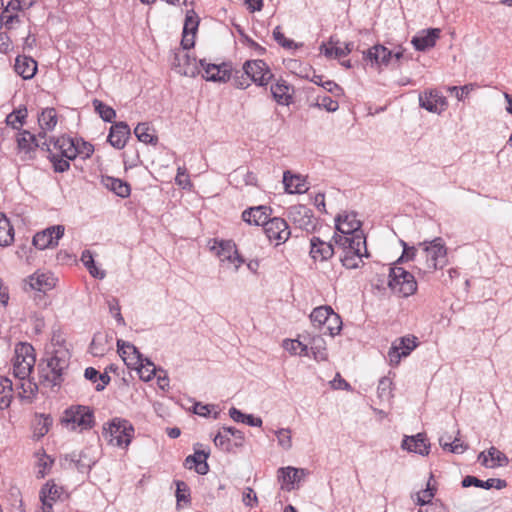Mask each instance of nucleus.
Returning a JSON list of instances; mask_svg holds the SVG:
<instances>
[{
    "label": "nucleus",
    "mask_w": 512,
    "mask_h": 512,
    "mask_svg": "<svg viewBox=\"0 0 512 512\" xmlns=\"http://www.w3.org/2000/svg\"><path fill=\"white\" fill-rule=\"evenodd\" d=\"M70 352L65 347L53 349L46 359V365H40L41 383L47 387H60L64 381L63 373L69 367Z\"/></svg>",
    "instance_id": "obj_1"
},
{
    "label": "nucleus",
    "mask_w": 512,
    "mask_h": 512,
    "mask_svg": "<svg viewBox=\"0 0 512 512\" xmlns=\"http://www.w3.org/2000/svg\"><path fill=\"white\" fill-rule=\"evenodd\" d=\"M310 256L314 261H326L334 254V248L331 243L321 240L319 237L313 236L310 239Z\"/></svg>",
    "instance_id": "obj_26"
},
{
    "label": "nucleus",
    "mask_w": 512,
    "mask_h": 512,
    "mask_svg": "<svg viewBox=\"0 0 512 512\" xmlns=\"http://www.w3.org/2000/svg\"><path fill=\"white\" fill-rule=\"evenodd\" d=\"M282 347L292 355L308 356V344L299 339H285Z\"/></svg>",
    "instance_id": "obj_45"
},
{
    "label": "nucleus",
    "mask_w": 512,
    "mask_h": 512,
    "mask_svg": "<svg viewBox=\"0 0 512 512\" xmlns=\"http://www.w3.org/2000/svg\"><path fill=\"white\" fill-rule=\"evenodd\" d=\"M91 452V448H85L80 452L74 451L66 454L64 461L68 463L69 468H75L81 473H89L97 462V459L91 455Z\"/></svg>",
    "instance_id": "obj_16"
},
{
    "label": "nucleus",
    "mask_w": 512,
    "mask_h": 512,
    "mask_svg": "<svg viewBox=\"0 0 512 512\" xmlns=\"http://www.w3.org/2000/svg\"><path fill=\"white\" fill-rule=\"evenodd\" d=\"M335 234L333 236L334 241L336 238L345 236L347 238L353 237L356 239V243H364V233L361 230V222L357 219L355 213L340 214L336 218Z\"/></svg>",
    "instance_id": "obj_8"
},
{
    "label": "nucleus",
    "mask_w": 512,
    "mask_h": 512,
    "mask_svg": "<svg viewBox=\"0 0 512 512\" xmlns=\"http://www.w3.org/2000/svg\"><path fill=\"white\" fill-rule=\"evenodd\" d=\"M242 69L244 74L260 87H266L274 77L267 63L260 59L245 61Z\"/></svg>",
    "instance_id": "obj_9"
},
{
    "label": "nucleus",
    "mask_w": 512,
    "mask_h": 512,
    "mask_svg": "<svg viewBox=\"0 0 512 512\" xmlns=\"http://www.w3.org/2000/svg\"><path fill=\"white\" fill-rule=\"evenodd\" d=\"M14 70L23 79H31L37 72V62L32 57L18 55L15 59Z\"/></svg>",
    "instance_id": "obj_30"
},
{
    "label": "nucleus",
    "mask_w": 512,
    "mask_h": 512,
    "mask_svg": "<svg viewBox=\"0 0 512 512\" xmlns=\"http://www.w3.org/2000/svg\"><path fill=\"white\" fill-rule=\"evenodd\" d=\"M242 502L247 507H256L258 504L257 495L250 487H246L243 492Z\"/></svg>",
    "instance_id": "obj_64"
},
{
    "label": "nucleus",
    "mask_w": 512,
    "mask_h": 512,
    "mask_svg": "<svg viewBox=\"0 0 512 512\" xmlns=\"http://www.w3.org/2000/svg\"><path fill=\"white\" fill-rule=\"evenodd\" d=\"M264 232L270 241H276V245L285 243L291 236V230L285 219L273 217L264 226Z\"/></svg>",
    "instance_id": "obj_15"
},
{
    "label": "nucleus",
    "mask_w": 512,
    "mask_h": 512,
    "mask_svg": "<svg viewBox=\"0 0 512 512\" xmlns=\"http://www.w3.org/2000/svg\"><path fill=\"white\" fill-rule=\"evenodd\" d=\"M173 67L178 74L183 76L194 78L200 74L199 61L185 51L175 54Z\"/></svg>",
    "instance_id": "obj_17"
},
{
    "label": "nucleus",
    "mask_w": 512,
    "mask_h": 512,
    "mask_svg": "<svg viewBox=\"0 0 512 512\" xmlns=\"http://www.w3.org/2000/svg\"><path fill=\"white\" fill-rule=\"evenodd\" d=\"M101 182L107 189L121 198H127L130 196L131 187L128 182L122 179L112 176H103Z\"/></svg>",
    "instance_id": "obj_32"
},
{
    "label": "nucleus",
    "mask_w": 512,
    "mask_h": 512,
    "mask_svg": "<svg viewBox=\"0 0 512 512\" xmlns=\"http://www.w3.org/2000/svg\"><path fill=\"white\" fill-rule=\"evenodd\" d=\"M16 142L21 160L31 161L36 158L39 142L34 134L28 130H20L16 136Z\"/></svg>",
    "instance_id": "obj_14"
},
{
    "label": "nucleus",
    "mask_w": 512,
    "mask_h": 512,
    "mask_svg": "<svg viewBox=\"0 0 512 512\" xmlns=\"http://www.w3.org/2000/svg\"><path fill=\"white\" fill-rule=\"evenodd\" d=\"M270 91L277 104L289 106L293 103L294 88L286 80L278 79L271 85Z\"/></svg>",
    "instance_id": "obj_21"
},
{
    "label": "nucleus",
    "mask_w": 512,
    "mask_h": 512,
    "mask_svg": "<svg viewBox=\"0 0 512 512\" xmlns=\"http://www.w3.org/2000/svg\"><path fill=\"white\" fill-rule=\"evenodd\" d=\"M342 324L343 323L340 315L332 310L330 316L327 319V322L325 323L324 329H321V332L325 335L334 337L341 332Z\"/></svg>",
    "instance_id": "obj_44"
},
{
    "label": "nucleus",
    "mask_w": 512,
    "mask_h": 512,
    "mask_svg": "<svg viewBox=\"0 0 512 512\" xmlns=\"http://www.w3.org/2000/svg\"><path fill=\"white\" fill-rule=\"evenodd\" d=\"M283 184L285 191L289 194H301L308 189L305 185V180L299 175L292 174L290 171L283 173Z\"/></svg>",
    "instance_id": "obj_37"
},
{
    "label": "nucleus",
    "mask_w": 512,
    "mask_h": 512,
    "mask_svg": "<svg viewBox=\"0 0 512 512\" xmlns=\"http://www.w3.org/2000/svg\"><path fill=\"white\" fill-rule=\"evenodd\" d=\"M335 244L340 253V261L342 265L347 269H356L362 263V258L368 256L366 239L364 243H356V239L353 237L341 236L336 238Z\"/></svg>",
    "instance_id": "obj_3"
},
{
    "label": "nucleus",
    "mask_w": 512,
    "mask_h": 512,
    "mask_svg": "<svg viewBox=\"0 0 512 512\" xmlns=\"http://www.w3.org/2000/svg\"><path fill=\"white\" fill-rule=\"evenodd\" d=\"M388 287L401 297H409L417 291V282L412 273L395 263L389 268Z\"/></svg>",
    "instance_id": "obj_4"
},
{
    "label": "nucleus",
    "mask_w": 512,
    "mask_h": 512,
    "mask_svg": "<svg viewBox=\"0 0 512 512\" xmlns=\"http://www.w3.org/2000/svg\"><path fill=\"white\" fill-rule=\"evenodd\" d=\"M213 442L216 447H219L225 452H232L235 447L231 442L227 431H225V427H222V429L214 436Z\"/></svg>",
    "instance_id": "obj_48"
},
{
    "label": "nucleus",
    "mask_w": 512,
    "mask_h": 512,
    "mask_svg": "<svg viewBox=\"0 0 512 512\" xmlns=\"http://www.w3.org/2000/svg\"><path fill=\"white\" fill-rule=\"evenodd\" d=\"M487 454L492 462L490 468L506 466L509 463L508 457L494 446L487 450Z\"/></svg>",
    "instance_id": "obj_50"
},
{
    "label": "nucleus",
    "mask_w": 512,
    "mask_h": 512,
    "mask_svg": "<svg viewBox=\"0 0 512 512\" xmlns=\"http://www.w3.org/2000/svg\"><path fill=\"white\" fill-rule=\"evenodd\" d=\"M39 498L40 501L45 500L54 506L57 501L64 502L68 495L62 486H58L53 481H47L39 491Z\"/></svg>",
    "instance_id": "obj_25"
},
{
    "label": "nucleus",
    "mask_w": 512,
    "mask_h": 512,
    "mask_svg": "<svg viewBox=\"0 0 512 512\" xmlns=\"http://www.w3.org/2000/svg\"><path fill=\"white\" fill-rule=\"evenodd\" d=\"M209 454L204 451H195L193 455L186 457L184 466L187 469L195 468L200 475H205L208 470L207 458Z\"/></svg>",
    "instance_id": "obj_34"
},
{
    "label": "nucleus",
    "mask_w": 512,
    "mask_h": 512,
    "mask_svg": "<svg viewBox=\"0 0 512 512\" xmlns=\"http://www.w3.org/2000/svg\"><path fill=\"white\" fill-rule=\"evenodd\" d=\"M138 370L140 378L144 381H150L155 374V365L147 358H144L143 366L135 368Z\"/></svg>",
    "instance_id": "obj_58"
},
{
    "label": "nucleus",
    "mask_w": 512,
    "mask_h": 512,
    "mask_svg": "<svg viewBox=\"0 0 512 512\" xmlns=\"http://www.w3.org/2000/svg\"><path fill=\"white\" fill-rule=\"evenodd\" d=\"M391 386L392 382L389 378H381L377 387L378 397L382 400H389L391 397Z\"/></svg>",
    "instance_id": "obj_60"
},
{
    "label": "nucleus",
    "mask_w": 512,
    "mask_h": 512,
    "mask_svg": "<svg viewBox=\"0 0 512 512\" xmlns=\"http://www.w3.org/2000/svg\"><path fill=\"white\" fill-rule=\"evenodd\" d=\"M401 447L404 450L427 456L430 451V444L424 433H418L412 436H405L402 440Z\"/></svg>",
    "instance_id": "obj_23"
},
{
    "label": "nucleus",
    "mask_w": 512,
    "mask_h": 512,
    "mask_svg": "<svg viewBox=\"0 0 512 512\" xmlns=\"http://www.w3.org/2000/svg\"><path fill=\"white\" fill-rule=\"evenodd\" d=\"M475 87H476L475 84L470 83V84H466L461 87L449 86L447 88V91L450 94L454 95L457 98V100L463 101L465 98H467L469 93L475 89Z\"/></svg>",
    "instance_id": "obj_55"
},
{
    "label": "nucleus",
    "mask_w": 512,
    "mask_h": 512,
    "mask_svg": "<svg viewBox=\"0 0 512 512\" xmlns=\"http://www.w3.org/2000/svg\"><path fill=\"white\" fill-rule=\"evenodd\" d=\"M299 337L304 339L308 347L310 346L312 356L316 361H326L328 359L326 342L320 335H300Z\"/></svg>",
    "instance_id": "obj_29"
},
{
    "label": "nucleus",
    "mask_w": 512,
    "mask_h": 512,
    "mask_svg": "<svg viewBox=\"0 0 512 512\" xmlns=\"http://www.w3.org/2000/svg\"><path fill=\"white\" fill-rule=\"evenodd\" d=\"M315 106L325 109L328 112H335L339 108L338 102L327 95L318 96Z\"/></svg>",
    "instance_id": "obj_59"
},
{
    "label": "nucleus",
    "mask_w": 512,
    "mask_h": 512,
    "mask_svg": "<svg viewBox=\"0 0 512 512\" xmlns=\"http://www.w3.org/2000/svg\"><path fill=\"white\" fill-rule=\"evenodd\" d=\"M29 285L33 290L46 292L54 288L55 278L50 273H34L29 277Z\"/></svg>",
    "instance_id": "obj_36"
},
{
    "label": "nucleus",
    "mask_w": 512,
    "mask_h": 512,
    "mask_svg": "<svg viewBox=\"0 0 512 512\" xmlns=\"http://www.w3.org/2000/svg\"><path fill=\"white\" fill-rule=\"evenodd\" d=\"M444 104V98L436 91L425 92L419 95L420 107L429 112L439 113L441 111V109H439V105L443 106Z\"/></svg>",
    "instance_id": "obj_33"
},
{
    "label": "nucleus",
    "mask_w": 512,
    "mask_h": 512,
    "mask_svg": "<svg viewBox=\"0 0 512 512\" xmlns=\"http://www.w3.org/2000/svg\"><path fill=\"white\" fill-rule=\"evenodd\" d=\"M13 398L12 381L4 376H0V410L10 407Z\"/></svg>",
    "instance_id": "obj_40"
},
{
    "label": "nucleus",
    "mask_w": 512,
    "mask_h": 512,
    "mask_svg": "<svg viewBox=\"0 0 512 512\" xmlns=\"http://www.w3.org/2000/svg\"><path fill=\"white\" fill-rule=\"evenodd\" d=\"M272 209L265 205L250 207L242 212V220L249 225L265 226L271 218Z\"/></svg>",
    "instance_id": "obj_20"
},
{
    "label": "nucleus",
    "mask_w": 512,
    "mask_h": 512,
    "mask_svg": "<svg viewBox=\"0 0 512 512\" xmlns=\"http://www.w3.org/2000/svg\"><path fill=\"white\" fill-rule=\"evenodd\" d=\"M175 183L182 189H190L192 187V183L185 167H178Z\"/></svg>",
    "instance_id": "obj_61"
},
{
    "label": "nucleus",
    "mask_w": 512,
    "mask_h": 512,
    "mask_svg": "<svg viewBox=\"0 0 512 512\" xmlns=\"http://www.w3.org/2000/svg\"><path fill=\"white\" fill-rule=\"evenodd\" d=\"M53 147L56 153L68 159H75L77 148L75 147V139L69 136L62 135L60 137H51Z\"/></svg>",
    "instance_id": "obj_31"
},
{
    "label": "nucleus",
    "mask_w": 512,
    "mask_h": 512,
    "mask_svg": "<svg viewBox=\"0 0 512 512\" xmlns=\"http://www.w3.org/2000/svg\"><path fill=\"white\" fill-rule=\"evenodd\" d=\"M199 26V17L194 10H189L186 13L185 22L183 26V32H189L196 34Z\"/></svg>",
    "instance_id": "obj_54"
},
{
    "label": "nucleus",
    "mask_w": 512,
    "mask_h": 512,
    "mask_svg": "<svg viewBox=\"0 0 512 512\" xmlns=\"http://www.w3.org/2000/svg\"><path fill=\"white\" fill-rule=\"evenodd\" d=\"M278 445L284 450H290L292 447V437L290 428H280L275 431Z\"/></svg>",
    "instance_id": "obj_53"
},
{
    "label": "nucleus",
    "mask_w": 512,
    "mask_h": 512,
    "mask_svg": "<svg viewBox=\"0 0 512 512\" xmlns=\"http://www.w3.org/2000/svg\"><path fill=\"white\" fill-rule=\"evenodd\" d=\"M423 271L432 272L447 265V247L441 237L419 243Z\"/></svg>",
    "instance_id": "obj_2"
},
{
    "label": "nucleus",
    "mask_w": 512,
    "mask_h": 512,
    "mask_svg": "<svg viewBox=\"0 0 512 512\" xmlns=\"http://www.w3.org/2000/svg\"><path fill=\"white\" fill-rule=\"evenodd\" d=\"M103 434L109 438L112 445L118 447H127L134 435L133 425L126 419L114 418L108 427H104Z\"/></svg>",
    "instance_id": "obj_6"
},
{
    "label": "nucleus",
    "mask_w": 512,
    "mask_h": 512,
    "mask_svg": "<svg viewBox=\"0 0 512 512\" xmlns=\"http://www.w3.org/2000/svg\"><path fill=\"white\" fill-rule=\"evenodd\" d=\"M420 251L421 249L419 248V244L417 246L407 247L405 248V250L402 251V254L398 258L396 263H402L407 261H416L418 263H422Z\"/></svg>",
    "instance_id": "obj_51"
},
{
    "label": "nucleus",
    "mask_w": 512,
    "mask_h": 512,
    "mask_svg": "<svg viewBox=\"0 0 512 512\" xmlns=\"http://www.w3.org/2000/svg\"><path fill=\"white\" fill-rule=\"evenodd\" d=\"M63 422L72 430H89L94 424V414L90 407L83 405L71 406L64 412Z\"/></svg>",
    "instance_id": "obj_7"
},
{
    "label": "nucleus",
    "mask_w": 512,
    "mask_h": 512,
    "mask_svg": "<svg viewBox=\"0 0 512 512\" xmlns=\"http://www.w3.org/2000/svg\"><path fill=\"white\" fill-rule=\"evenodd\" d=\"M439 444L443 450L454 454H462L468 449V445L461 442L460 439L452 440V437L448 435H442L439 438Z\"/></svg>",
    "instance_id": "obj_43"
},
{
    "label": "nucleus",
    "mask_w": 512,
    "mask_h": 512,
    "mask_svg": "<svg viewBox=\"0 0 512 512\" xmlns=\"http://www.w3.org/2000/svg\"><path fill=\"white\" fill-rule=\"evenodd\" d=\"M130 136V128L125 122H118L111 126L108 142L116 149H123Z\"/></svg>",
    "instance_id": "obj_27"
},
{
    "label": "nucleus",
    "mask_w": 512,
    "mask_h": 512,
    "mask_svg": "<svg viewBox=\"0 0 512 512\" xmlns=\"http://www.w3.org/2000/svg\"><path fill=\"white\" fill-rule=\"evenodd\" d=\"M48 159L52 163L53 170L57 173H63L70 169V161L73 159L65 158L57 153H50Z\"/></svg>",
    "instance_id": "obj_49"
},
{
    "label": "nucleus",
    "mask_w": 512,
    "mask_h": 512,
    "mask_svg": "<svg viewBox=\"0 0 512 512\" xmlns=\"http://www.w3.org/2000/svg\"><path fill=\"white\" fill-rule=\"evenodd\" d=\"M199 69L203 70L202 77L206 81L225 83L230 80L232 68L229 63L213 64L205 59L199 60Z\"/></svg>",
    "instance_id": "obj_10"
},
{
    "label": "nucleus",
    "mask_w": 512,
    "mask_h": 512,
    "mask_svg": "<svg viewBox=\"0 0 512 512\" xmlns=\"http://www.w3.org/2000/svg\"><path fill=\"white\" fill-rule=\"evenodd\" d=\"M93 107L95 111L99 114L100 118L105 122L112 123L116 117L115 110L112 107L103 103L101 100L94 99Z\"/></svg>",
    "instance_id": "obj_47"
},
{
    "label": "nucleus",
    "mask_w": 512,
    "mask_h": 512,
    "mask_svg": "<svg viewBox=\"0 0 512 512\" xmlns=\"http://www.w3.org/2000/svg\"><path fill=\"white\" fill-rule=\"evenodd\" d=\"M36 362L35 350L29 343H19L15 348L13 359V374L19 380L30 377Z\"/></svg>",
    "instance_id": "obj_5"
},
{
    "label": "nucleus",
    "mask_w": 512,
    "mask_h": 512,
    "mask_svg": "<svg viewBox=\"0 0 512 512\" xmlns=\"http://www.w3.org/2000/svg\"><path fill=\"white\" fill-rule=\"evenodd\" d=\"M461 485L463 488L474 486L485 490H489L491 488L501 490L507 486V482L506 480L500 478H489L487 480H481L475 476L468 475L462 479Z\"/></svg>",
    "instance_id": "obj_28"
},
{
    "label": "nucleus",
    "mask_w": 512,
    "mask_h": 512,
    "mask_svg": "<svg viewBox=\"0 0 512 512\" xmlns=\"http://www.w3.org/2000/svg\"><path fill=\"white\" fill-rule=\"evenodd\" d=\"M27 114H28V112L25 107L14 110L13 112H11L10 114L7 115L6 120H5L6 124L8 126L12 127L13 129L20 131V130H22L21 127L25 123Z\"/></svg>",
    "instance_id": "obj_46"
},
{
    "label": "nucleus",
    "mask_w": 512,
    "mask_h": 512,
    "mask_svg": "<svg viewBox=\"0 0 512 512\" xmlns=\"http://www.w3.org/2000/svg\"><path fill=\"white\" fill-rule=\"evenodd\" d=\"M75 147L77 148L76 157L80 156L83 159L89 158L94 152V146L83 139H75Z\"/></svg>",
    "instance_id": "obj_57"
},
{
    "label": "nucleus",
    "mask_w": 512,
    "mask_h": 512,
    "mask_svg": "<svg viewBox=\"0 0 512 512\" xmlns=\"http://www.w3.org/2000/svg\"><path fill=\"white\" fill-rule=\"evenodd\" d=\"M365 61L371 65L388 66L392 58V51L381 44H376L363 53Z\"/></svg>",
    "instance_id": "obj_24"
},
{
    "label": "nucleus",
    "mask_w": 512,
    "mask_h": 512,
    "mask_svg": "<svg viewBox=\"0 0 512 512\" xmlns=\"http://www.w3.org/2000/svg\"><path fill=\"white\" fill-rule=\"evenodd\" d=\"M288 219L298 228L306 231L315 229V220L312 210L306 205L297 204L287 210Z\"/></svg>",
    "instance_id": "obj_12"
},
{
    "label": "nucleus",
    "mask_w": 512,
    "mask_h": 512,
    "mask_svg": "<svg viewBox=\"0 0 512 512\" xmlns=\"http://www.w3.org/2000/svg\"><path fill=\"white\" fill-rule=\"evenodd\" d=\"M210 250L215 253L221 262H224L225 258L236 254L238 249L235 242L232 240L214 239Z\"/></svg>",
    "instance_id": "obj_35"
},
{
    "label": "nucleus",
    "mask_w": 512,
    "mask_h": 512,
    "mask_svg": "<svg viewBox=\"0 0 512 512\" xmlns=\"http://www.w3.org/2000/svg\"><path fill=\"white\" fill-rule=\"evenodd\" d=\"M20 381V388L22 390V392L19 393L20 397L30 398L31 396L35 395L38 389L35 383L31 382L29 378Z\"/></svg>",
    "instance_id": "obj_62"
},
{
    "label": "nucleus",
    "mask_w": 512,
    "mask_h": 512,
    "mask_svg": "<svg viewBox=\"0 0 512 512\" xmlns=\"http://www.w3.org/2000/svg\"><path fill=\"white\" fill-rule=\"evenodd\" d=\"M435 491H436V489L431 487L430 480H429L426 488L417 493L416 503L420 506H425V507L428 506L429 503H433Z\"/></svg>",
    "instance_id": "obj_52"
},
{
    "label": "nucleus",
    "mask_w": 512,
    "mask_h": 512,
    "mask_svg": "<svg viewBox=\"0 0 512 512\" xmlns=\"http://www.w3.org/2000/svg\"><path fill=\"white\" fill-rule=\"evenodd\" d=\"M308 474L307 470L295 467H282L278 470V479L282 482V488L291 491Z\"/></svg>",
    "instance_id": "obj_19"
},
{
    "label": "nucleus",
    "mask_w": 512,
    "mask_h": 512,
    "mask_svg": "<svg viewBox=\"0 0 512 512\" xmlns=\"http://www.w3.org/2000/svg\"><path fill=\"white\" fill-rule=\"evenodd\" d=\"M134 134L140 142L145 144L156 145L158 142V137L155 134L154 129L146 122L139 123L134 128Z\"/></svg>",
    "instance_id": "obj_39"
},
{
    "label": "nucleus",
    "mask_w": 512,
    "mask_h": 512,
    "mask_svg": "<svg viewBox=\"0 0 512 512\" xmlns=\"http://www.w3.org/2000/svg\"><path fill=\"white\" fill-rule=\"evenodd\" d=\"M14 241V229L8 218L0 212V246L5 247Z\"/></svg>",
    "instance_id": "obj_42"
},
{
    "label": "nucleus",
    "mask_w": 512,
    "mask_h": 512,
    "mask_svg": "<svg viewBox=\"0 0 512 512\" xmlns=\"http://www.w3.org/2000/svg\"><path fill=\"white\" fill-rule=\"evenodd\" d=\"M273 38L280 46L284 48L291 49L296 47V44L293 40L285 38L284 34L281 32L280 26L274 28Z\"/></svg>",
    "instance_id": "obj_63"
},
{
    "label": "nucleus",
    "mask_w": 512,
    "mask_h": 512,
    "mask_svg": "<svg viewBox=\"0 0 512 512\" xmlns=\"http://www.w3.org/2000/svg\"><path fill=\"white\" fill-rule=\"evenodd\" d=\"M177 506L181 502L190 503V489L184 481H175Z\"/></svg>",
    "instance_id": "obj_56"
},
{
    "label": "nucleus",
    "mask_w": 512,
    "mask_h": 512,
    "mask_svg": "<svg viewBox=\"0 0 512 512\" xmlns=\"http://www.w3.org/2000/svg\"><path fill=\"white\" fill-rule=\"evenodd\" d=\"M65 227L63 225H53L37 232L33 237V245L39 249L54 248L58 245L59 240L63 237Z\"/></svg>",
    "instance_id": "obj_13"
},
{
    "label": "nucleus",
    "mask_w": 512,
    "mask_h": 512,
    "mask_svg": "<svg viewBox=\"0 0 512 512\" xmlns=\"http://www.w3.org/2000/svg\"><path fill=\"white\" fill-rule=\"evenodd\" d=\"M332 310L333 309L328 305L314 308L309 316L312 325L320 331L321 329H324L325 323L327 322Z\"/></svg>",
    "instance_id": "obj_41"
},
{
    "label": "nucleus",
    "mask_w": 512,
    "mask_h": 512,
    "mask_svg": "<svg viewBox=\"0 0 512 512\" xmlns=\"http://www.w3.org/2000/svg\"><path fill=\"white\" fill-rule=\"evenodd\" d=\"M417 346V338L413 335L397 338L388 350L390 363L398 365L401 358L409 356Z\"/></svg>",
    "instance_id": "obj_11"
},
{
    "label": "nucleus",
    "mask_w": 512,
    "mask_h": 512,
    "mask_svg": "<svg viewBox=\"0 0 512 512\" xmlns=\"http://www.w3.org/2000/svg\"><path fill=\"white\" fill-rule=\"evenodd\" d=\"M117 348L120 357L128 367L137 368L138 366H143L144 358L133 344L118 339Z\"/></svg>",
    "instance_id": "obj_18"
},
{
    "label": "nucleus",
    "mask_w": 512,
    "mask_h": 512,
    "mask_svg": "<svg viewBox=\"0 0 512 512\" xmlns=\"http://www.w3.org/2000/svg\"><path fill=\"white\" fill-rule=\"evenodd\" d=\"M58 122L57 111L53 107L44 108L38 115L40 129L44 132L54 130Z\"/></svg>",
    "instance_id": "obj_38"
},
{
    "label": "nucleus",
    "mask_w": 512,
    "mask_h": 512,
    "mask_svg": "<svg viewBox=\"0 0 512 512\" xmlns=\"http://www.w3.org/2000/svg\"><path fill=\"white\" fill-rule=\"evenodd\" d=\"M441 30L439 28H429L420 31L415 35L411 43L417 51H426L435 46L440 38Z\"/></svg>",
    "instance_id": "obj_22"
}]
</instances>
